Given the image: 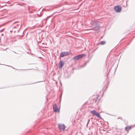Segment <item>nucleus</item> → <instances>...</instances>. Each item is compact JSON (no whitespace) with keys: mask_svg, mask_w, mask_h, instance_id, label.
Wrapping results in <instances>:
<instances>
[{"mask_svg":"<svg viewBox=\"0 0 135 135\" xmlns=\"http://www.w3.org/2000/svg\"><path fill=\"white\" fill-rule=\"evenodd\" d=\"M64 62L63 61H61L59 63V68H62L64 65Z\"/></svg>","mask_w":135,"mask_h":135,"instance_id":"nucleus-7","label":"nucleus"},{"mask_svg":"<svg viewBox=\"0 0 135 135\" xmlns=\"http://www.w3.org/2000/svg\"><path fill=\"white\" fill-rule=\"evenodd\" d=\"M114 9L116 12H119L121 11L122 7L121 6L119 5H117L114 7Z\"/></svg>","mask_w":135,"mask_h":135,"instance_id":"nucleus-3","label":"nucleus"},{"mask_svg":"<svg viewBox=\"0 0 135 135\" xmlns=\"http://www.w3.org/2000/svg\"><path fill=\"white\" fill-rule=\"evenodd\" d=\"M131 126H128L127 127H126L125 128V130L126 131H128L129 130L131 129Z\"/></svg>","mask_w":135,"mask_h":135,"instance_id":"nucleus-9","label":"nucleus"},{"mask_svg":"<svg viewBox=\"0 0 135 135\" xmlns=\"http://www.w3.org/2000/svg\"><path fill=\"white\" fill-rule=\"evenodd\" d=\"M2 18H1H1H0V19H2Z\"/></svg>","mask_w":135,"mask_h":135,"instance_id":"nucleus-18","label":"nucleus"},{"mask_svg":"<svg viewBox=\"0 0 135 135\" xmlns=\"http://www.w3.org/2000/svg\"><path fill=\"white\" fill-rule=\"evenodd\" d=\"M53 110L55 112H59V109L58 108L56 104L53 106Z\"/></svg>","mask_w":135,"mask_h":135,"instance_id":"nucleus-6","label":"nucleus"},{"mask_svg":"<svg viewBox=\"0 0 135 135\" xmlns=\"http://www.w3.org/2000/svg\"><path fill=\"white\" fill-rule=\"evenodd\" d=\"M94 115L96 116L98 118H99L101 119V117L100 116V114L99 113H98V112H97L95 113V115Z\"/></svg>","mask_w":135,"mask_h":135,"instance_id":"nucleus-8","label":"nucleus"},{"mask_svg":"<svg viewBox=\"0 0 135 135\" xmlns=\"http://www.w3.org/2000/svg\"><path fill=\"white\" fill-rule=\"evenodd\" d=\"M88 123H87V124H86V127H87V126H88Z\"/></svg>","mask_w":135,"mask_h":135,"instance_id":"nucleus-14","label":"nucleus"},{"mask_svg":"<svg viewBox=\"0 0 135 135\" xmlns=\"http://www.w3.org/2000/svg\"><path fill=\"white\" fill-rule=\"evenodd\" d=\"M119 118H120V117H119L118 118H117V119H119Z\"/></svg>","mask_w":135,"mask_h":135,"instance_id":"nucleus-17","label":"nucleus"},{"mask_svg":"<svg viewBox=\"0 0 135 135\" xmlns=\"http://www.w3.org/2000/svg\"><path fill=\"white\" fill-rule=\"evenodd\" d=\"M96 112L97 111H96L95 110H91V113L92 114H93L94 115H95V114Z\"/></svg>","mask_w":135,"mask_h":135,"instance_id":"nucleus-11","label":"nucleus"},{"mask_svg":"<svg viewBox=\"0 0 135 135\" xmlns=\"http://www.w3.org/2000/svg\"><path fill=\"white\" fill-rule=\"evenodd\" d=\"M70 54V52H63L61 53L60 57H63L69 55Z\"/></svg>","mask_w":135,"mask_h":135,"instance_id":"nucleus-5","label":"nucleus"},{"mask_svg":"<svg viewBox=\"0 0 135 135\" xmlns=\"http://www.w3.org/2000/svg\"><path fill=\"white\" fill-rule=\"evenodd\" d=\"M18 5H20V6H21V4H18Z\"/></svg>","mask_w":135,"mask_h":135,"instance_id":"nucleus-19","label":"nucleus"},{"mask_svg":"<svg viewBox=\"0 0 135 135\" xmlns=\"http://www.w3.org/2000/svg\"><path fill=\"white\" fill-rule=\"evenodd\" d=\"M42 44H44V43H42Z\"/></svg>","mask_w":135,"mask_h":135,"instance_id":"nucleus-22","label":"nucleus"},{"mask_svg":"<svg viewBox=\"0 0 135 135\" xmlns=\"http://www.w3.org/2000/svg\"><path fill=\"white\" fill-rule=\"evenodd\" d=\"M90 121V119H89L88 120V122H87V123H88V124L89 123V122Z\"/></svg>","mask_w":135,"mask_h":135,"instance_id":"nucleus-13","label":"nucleus"},{"mask_svg":"<svg viewBox=\"0 0 135 135\" xmlns=\"http://www.w3.org/2000/svg\"><path fill=\"white\" fill-rule=\"evenodd\" d=\"M47 17H50V16H47Z\"/></svg>","mask_w":135,"mask_h":135,"instance_id":"nucleus-23","label":"nucleus"},{"mask_svg":"<svg viewBox=\"0 0 135 135\" xmlns=\"http://www.w3.org/2000/svg\"><path fill=\"white\" fill-rule=\"evenodd\" d=\"M0 31H2V30H1Z\"/></svg>","mask_w":135,"mask_h":135,"instance_id":"nucleus-24","label":"nucleus"},{"mask_svg":"<svg viewBox=\"0 0 135 135\" xmlns=\"http://www.w3.org/2000/svg\"><path fill=\"white\" fill-rule=\"evenodd\" d=\"M85 56L84 54H81L76 55L73 58V59L75 61H76L79 59L82 58L83 56Z\"/></svg>","mask_w":135,"mask_h":135,"instance_id":"nucleus-2","label":"nucleus"},{"mask_svg":"<svg viewBox=\"0 0 135 135\" xmlns=\"http://www.w3.org/2000/svg\"><path fill=\"white\" fill-rule=\"evenodd\" d=\"M3 34H1V36H3Z\"/></svg>","mask_w":135,"mask_h":135,"instance_id":"nucleus-15","label":"nucleus"},{"mask_svg":"<svg viewBox=\"0 0 135 135\" xmlns=\"http://www.w3.org/2000/svg\"><path fill=\"white\" fill-rule=\"evenodd\" d=\"M21 1H23V0H21Z\"/></svg>","mask_w":135,"mask_h":135,"instance_id":"nucleus-20","label":"nucleus"},{"mask_svg":"<svg viewBox=\"0 0 135 135\" xmlns=\"http://www.w3.org/2000/svg\"><path fill=\"white\" fill-rule=\"evenodd\" d=\"M1 38H0V41H1Z\"/></svg>","mask_w":135,"mask_h":135,"instance_id":"nucleus-21","label":"nucleus"},{"mask_svg":"<svg viewBox=\"0 0 135 135\" xmlns=\"http://www.w3.org/2000/svg\"><path fill=\"white\" fill-rule=\"evenodd\" d=\"M98 97L99 95H98V96L96 97V98L94 99V100L95 103L97 102V101L98 98Z\"/></svg>","mask_w":135,"mask_h":135,"instance_id":"nucleus-10","label":"nucleus"},{"mask_svg":"<svg viewBox=\"0 0 135 135\" xmlns=\"http://www.w3.org/2000/svg\"><path fill=\"white\" fill-rule=\"evenodd\" d=\"M91 28L94 30H99L100 27L99 22L97 20H94L91 22Z\"/></svg>","mask_w":135,"mask_h":135,"instance_id":"nucleus-1","label":"nucleus"},{"mask_svg":"<svg viewBox=\"0 0 135 135\" xmlns=\"http://www.w3.org/2000/svg\"><path fill=\"white\" fill-rule=\"evenodd\" d=\"M106 43V42L104 41H101L100 43V44L101 45H102L105 44Z\"/></svg>","mask_w":135,"mask_h":135,"instance_id":"nucleus-12","label":"nucleus"},{"mask_svg":"<svg viewBox=\"0 0 135 135\" xmlns=\"http://www.w3.org/2000/svg\"><path fill=\"white\" fill-rule=\"evenodd\" d=\"M14 22L13 23V24L14 23H16V22Z\"/></svg>","mask_w":135,"mask_h":135,"instance_id":"nucleus-16","label":"nucleus"},{"mask_svg":"<svg viewBox=\"0 0 135 135\" xmlns=\"http://www.w3.org/2000/svg\"><path fill=\"white\" fill-rule=\"evenodd\" d=\"M65 128V126L64 124H58V128L60 130H62L64 131Z\"/></svg>","mask_w":135,"mask_h":135,"instance_id":"nucleus-4","label":"nucleus"}]
</instances>
